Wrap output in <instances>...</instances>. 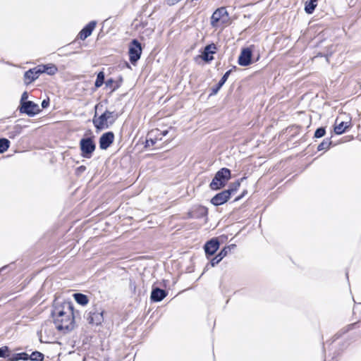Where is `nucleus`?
Masks as SVG:
<instances>
[{
    "mask_svg": "<svg viewBox=\"0 0 361 361\" xmlns=\"http://www.w3.org/2000/svg\"><path fill=\"white\" fill-rule=\"evenodd\" d=\"M56 329L62 334H66L75 326L73 305L69 302L56 304L51 312Z\"/></svg>",
    "mask_w": 361,
    "mask_h": 361,
    "instance_id": "f257e3e1",
    "label": "nucleus"
},
{
    "mask_svg": "<svg viewBox=\"0 0 361 361\" xmlns=\"http://www.w3.org/2000/svg\"><path fill=\"white\" fill-rule=\"evenodd\" d=\"M118 114L114 111H106L100 116L93 118V123L94 127L98 130L108 128L109 126L112 125L116 118Z\"/></svg>",
    "mask_w": 361,
    "mask_h": 361,
    "instance_id": "f03ea898",
    "label": "nucleus"
},
{
    "mask_svg": "<svg viewBox=\"0 0 361 361\" xmlns=\"http://www.w3.org/2000/svg\"><path fill=\"white\" fill-rule=\"evenodd\" d=\"M230 178L231 171L227 168H222L216 172L209 187L212 190H219L224 187Z\"/></svg>",
    "mask_w": 361,
    "mask_h": 361,
    "instance_id": "7ed1b4c3",
    "label": "nucleus"
},
{
    "mask_svg": "<svg viewBox=\"0 0 361 361\" xmlns=\"http://www.w3.org/2000/svg\"><path fill=\"white\" fill-rule=\"evenodd\" d=\"M229 22L228 13L224 7L217 8L211 17V25L214 28L224 27Z\"/></svg>",
    "mask_w": 361,
    "mask_h": 361,
    "instance_id": "20e7f679",
    "label": "nucleus"
},
{
    "mask_svg": "<svg viewBox=\"0 0 361 361\" xmlns=\"http://www.w3.org/2000/svg\"><path fill=\"white\" fill-rule=\"evenodd\" d=\"M80 148L81 156L90 159L96 149V145L92 137L82 138L80 141Z\"/></svg>",
    "mask_w": 361,
    "mask_h": 361,
    "instance_id": "39448f33",
    "label": "nucleus"
},
{
    "mask_svg": "<svg viewBox=\"0 0 361 361\" xmlns=\"http://www.w3.org/2000/svg\"><path fill=\"white\" fill-rule=\"evenodd\" d=\"M129 57L132 63H135L140 58L142 48L140 43L137 39H133L129 47Z\"/></svg>",
    "mask_w": 361,
    "mask_h": 361,
    "instance_id": "423d86ee",
    "label": "nucleus"
},
{
    "mask_svg": "<svg viewBox=\"0 0 361 361\" xmlns=\"http://www.w3.org/2000/svg\"><path fill=\"white\" fill-rule=\"evenodd\" d=\"M252 49L251 47L244 48L238 56V63L240 66H247L251 63Z\"/></svg>",
    "mask_w": 361,
    "mask_h": 361,
    "instance_id": "0eeeda50",
    "label": "nucleus"
},
{
    "mask_svg": "<svg viewBox=\"0 0 361 361\" xmlns=\"http://www.w3.org/2000/svg\"><path fill=\"white\" fill-rule=\"evenodd\" d=\"M87 319L90 324H95L97 326L101 324L104 321L103 311L97 310L96 309L90 311L87 317Z\"/></svg>",
    "mask_w": 361,
    "mask_h": 361,
    "instance_id": "6e6552de",
    "label": "nucleus"
},
{
    "mask_svg": "<svg viewBox=\"0 0 361 361\" xmlns=\"http://www.w3.org/2000/svg\"><path fill=\"white\" fill-rule=\"evenodd\" d=\"M20 111L21 113L26 114L28 116H34L39 109L37 104L31 101H27L26 102H22Z\"/></svg>",
    "mask_w": 361,
    "mask_h": 361,
    "instance_id": "1a4fd4ad",
    "label": "nucleus"
},
{
    "mask_svg": "<svg viewBox=\"0 0 361 361\" xmlns=\"http://www.w3.org/2000/svg\"><path fill=\"white\" fill-rule=\"evenodd\" d=\"M41 74L39 66L27 71L24 74V82L25 85H29L36 79H37Z\"/></svg>",
    "mask_w": 361,
    "mask_h": 361,
    "instance_id": "9d476101",
    "label": "nucleus"
},
{
    "mask_svg": "<svg viewBox=\"0 0 361 361\" xmlns=\"http://www.w3.org/2000/svg\"><path fill=\"white\" fill-rule=\"evenodd\" d=\"M114 134L112 132L104 133L99 138V147L106 149L114 142Z\"/></svg>",
    "mask_w": 361,
    "mask_h": 361,
    "instance_id": "9b49d317",
    "label": "nucleus"
},
{
    "mask_svg": "<svg viewBox=\"0 0 361 361\" xmlns=\"http://www.w3.org/2000/svg\"><path fill=\"white\" fill-rule=\"evenodd\" d=\"M216 45L213 43L207 45L202 53L201 58L206 62L212 61L214 59L212 54L216 53Z\"/></svg>",
    "mask_w": 361,
    "mask_h": 361,
    "instance_id": "f8f14e48",
    "label": "nucleus"
},
{
    "mask_svg": "<svg viewBox=\"0 0 361 361\" xmlns=\"http://www.w3.org/2000/svg\"><path fill=\"white\" fill-rule=\"evenodd\" d=\"M230 198V192L228 191L224 190L218 194L211 200V202L216 206L221 205L226 202Z\"/></svg>",
    "mask_w": 361,
    "mask_h": 361,
    "instance_id": "ddd939ff",
    "label": "nucleus"
},
{
    "mask_svg": "<svg viewBox=\"0 0 361 361\" xmlns=\"http://www.w3.org/2000/svg\"><path fill=\"white\" fill-rule=\"evenodd\" d=\"M219 247V243L216 239H212L204 245V251L208 255H213Z\"/></svg>",
    "mask_w": 361,
    "mask_h": 361,
    "instance_id": "4468645a",
    "label": "nucleus"
},
{
    "mask_svg": "<svg viewBox=\"0 0 361 361\" xmlns=\"http://www.w3.org/2000/svg\"><path fill=\"white\" fill-rule=\"evenodd\" d=\"M97 23L95 21L90 22L80 32L78 37L80 39L85 40L88 37L92 32L93 30L96 26Z\"/></svg>",
    "mask_w": 361,
    "mask_h": 361,
    "instance_id": "2eb2a0df",
    "label": "nucleus"
},
{
    "mask_svg": "<svg viewBox=\"0 0 361 361\" xmlns=\"http://www.w3.org/2000/svg\"><path fill=\"white\" fill-rule=\"evenodd\" d=\"M235 246V245H231L228 247H224L216 256H215L211 260V265L214 267L216 264H219L222 260V259L227 255L228 250H231V247L233 248Z\"/></svg>",
    "mask_w": 361,
    "mask_h": 361,
    "instance_id": "dca6fc26",
    "label": "nucleus"
},
{
    "mask_svg": "<svg viewBox=\"0 0 361 361\" xmlns=\"http://www.w3.org/2000/svg\"><path fill=\"white\" fill-rule=\"evenodd\" d=\"M166 296V291L159 288H154L151 293V300L154 302H159Z\"/></svg>",
    "mask_w": 361,
    "mask_h": 361,
    "instance_id": "f3484780",
    "label": "nucleus"
},
{
    "mask_svg": "<svg viewBox=\"0 0 361 361\" xmlns=\"http://www.w3.org/2000/svg\"><path fill=\"white\" fill-rule=\"evenodd\" d=\"M348 126V122L341 121L340 118H337L335 122L334 132L337 135H341L345 132Z\"/></svg>",
    "mask_w": 361,
    "mask_h": 361,
    "instance_id": "a211bd4d",
    "label": "nucleus"
},
{
    "mask_svg": "<svg viewBox=\"0 0 361 361\" xmlns=\"http://www.w3.org/2000/svg\"><path fill=\"white\" fill-rule=\"evenodd\" d=\"M39 68H40V73H46L49 75H53L56 73L58 68L57 67L52 64H47V65H39Z\"/></svg>",
    "mask_w": 361,
    "mask_h": 361,
    "instance_id": "6ab92c4d",
    "label": "nucleus"
},
{
    "mask_svg": "<svg viewBox=\"0 0 361 361\" xmlns=\"http://www.w3.org/2000/svg\"><path fill=\"white\" fill-rule=\"evenodd\" d=\"M317 5V0L307 1L305 4V11L308 14H312Z\"/></svg>",
    "mask_w": 361,
    "mask_h": 361,
    "instance_id": "aec40b11",
    "label": "nucleus"
},
{
    "mask_svg": "<svg viewBox=\"0 0 361 361\" xmlns=\"http://www.w3.org/2000/svg\"><path fill=\"white\" fill-rule=\"evenodd\" d=\"M231 70H229L225 73V74L223 75V77L219 82L217 87L215 89H213V94H216L219 89L224 85V84L227 80L229 75L231 74Z\"/></svg>",
    "mask_w": 361,
    "mask_h": 361,
    "instance_id": "412c9836",
    "label": "nucleus"
},
{
    "mask_svg": "<svg viewBox=\"0 0 361 361\" xmlns=\"http://www.w3.org/2000/svg\"><path fill=\"white\" fill-rule=\"evenodd\" d=\"M73 296L75 301L80 305H85L88 302L87 297L84 294L75 293Z\"/></svg>",
    "mask_w": 361,
    "mask_h": 361,
    "instance_id": "4be33fe9",
    "label": "nucleus"
},
{
    "mask_svg": "<svg viewBox=\"0 0 361 361\" xmlns=\"http://www.w3.org/2000/svg\"><path fill=\"white\" fill-rule=\"evenodd\" d=\"M10 142L6 138L0 139V153H4L9 147Z\"/></svg>",
    "mask_w": 361,
    "mask_h": 361,
    "instance_id": "5701e85b",
    "label": "nucleus"
},
{
    "mask_svg": "<svg viewBox=\"0 0 361 361\" xmlns=\"http://www.w3.org/2000/svg\"><path fill=\"white\" fill-rule=\"evenodd\" d=\"M29 359L32 361H42L44 359V355L40 352L35 351L29 356Z\"/></svg>",
    "mask_w": 361,
    "mask_h": 361,
    "instance_id": "b1692460",
    "label": "nucleus"
},
{
    "mask_svg": "<svg viewBox=\"0 0 361 361\" xmlns=\"http://www.w3.org/2000/svg\"><path fill=\"white\" fill-rule=\"evenodd\" d=\"M104 81V72L101 71L97 74V79H96V81L94 83L95 87H101L103 85Z\"/></svg>",
    "mask_w": 361,
    "mask_h": 361,
    "instance_id": "393cba45",
    "label": "nucleus"
},
{
    "mask_svg": "<svg viewBox=\"0 0 361 361\" xmlns=\"http://www.w3.org/2000/svg\"><path fill=\"white\" fill-rule=\"evenodd\" d=\"M331 144V142L330 141L329 139H325L323 140V142L322 143H320L318 145L317 149L319 151H322L323 149H326L329 147Z\"/></svg>",
    "mask_w": 361,
    "mask_h": 361,
    "instance_id": "a878e982",
    "label": "nucleus"
},
{
    "mask_svg": "<svg viewBox=\"0 0 361 361\" xmlns=\"http://www.w3.org/2000/svg\"><path fill=\"white\" fill-rule=\"evenodd\" d=\"M29 355L26 353H18L16 356L11 359V361H18L20 360H27Z\"/></svg>",
    "mask_w": 361,
    "mask_h": 361,
    "instance_id": "bb28decb",
    "label": "nucleus"
},
{
    "mask_svg": "<svg viewBox=\"0 0 361 361\" xmlns=\"http://www.w3.org/2000/svg\"><path fill=\"white\" fill-rule=\"evenodd\" d=\"M240 183L239 181L234 182L232 184H231L228 190H226V191H228L231 195L232 193L238 190V189L240 187Z\"/></svg>",
    "mask_w": 361,
    "mask_h": 361,
    "instance_id": "cd10ccee",
    "label": "nucleus"
},
{
    "mask_svg": "<svg viewBox=\"0 0 361 361\" xmlns=\"http://www.w3.org/2000/svg\"><path fill=\"white\" fill-rule=\"evenodd\" d=\"M326 130L324 128H319L314 133V137L317 138L322 137L325 135Z\"/></svg>",
    "mask_w": 361,
    "mask_h": 361,
    "instance_id": "c85d7f7f",
    "label": "nucleus"
},
{
    "mask_svg": "<svg viewBox=\"0 0 361 361\" xmlns=\"http://www.w3.org/2000/svg\"><path fill=\"white\" fill-rule=\"evenodd\" d=\"M8 351V348L7 346H4L0 348V357H4L6 356V353Z\"/></svg>",
    "mask_w": 361,
    "mask_h": 361,
    "instance_id": "c756f323",
    "label": "nucleus"
},
{
    "mask_svg": "<svg viewBox=\"0 0 361 361\" xmlns=\"http://www.w3.org/2000/svg\"><path fill=\"white\" fill-rule=\"evenodd\" d=\"M27 98H28L27 92H24L22 94V96H21L20 103L22 104V102H27L26 100H27Z\"/></svg>",
    "mask_w": 361,
    "mask_h": 361,
    "instance_id": "7c9ffc66",
    "label": "nucleus"
},
{
    "mask_svg": "<svg viewBox=\"0 0 361 361\" xmlns=\"http://www.w3.org/2000/svg\"><path fill=\"white\" fill-rule=\"evenodd\" d=\"M49 99H44L42 102V108H47L49 106Z\"/></svg>",
    "mask_w": 361,
    "mask_h": 361,
    "instance_id": "2f4dec72",
    "label": "nucleus"
},
{
    "mask_svg": "<svg viewBox=\"0 0 361 361\" xmlns=\"http://www.w3.org/2000/svg\"><path fill=\"white\" fill-rule=\"evenodd\" d=\"M77 170L78 172L82 173L86 170V167L84 166H80V167L78 168Z\"/></svg>",
    "mask_w": 361,
    "mask_h": 361,
    "instance_id": "473e14b6",
    "label": "nucleus"
},
{
    "mask_svg": "<svg viewBox=\"0 0 361 361\" xmlns=\"http://www.w3.org/2000/svg\"><path fill=\"white\" fill-rule=\"evenodd\" d=\"M130 288L135 291V283L130 282Z\"/></svg>",
    "mask_w": 361,
    "mask_h": 361,
    "instance_id": "72a5a7b5",
    "label": "nucleus"
},
{
    "mask_svg": "<svg viewBox=\"0 0 361 361\" xmlns=\"http://www.w3.org/2000/svg\"><path fill=\"white\" fill-rule=\"evenodd\" d=\"M113 82V80H107L106 82V85H109L110 84H111Z\"/></svg>",
    "mask_w": 361,
    "mask_h": 361,
    "instance_id": "f704fd0d",
    "label": "nucleus"
},
{
    "mask_svg": "<svg viewBox=\"0 0 361 361\" xmlns=\"http://www.w3.org/2000/svg\"><path fill=\"white\" fill-rule=\"evenodd\" d=\"M166 133H167V131H164L162 134H163V135H166Z\"/></svg>",
    "mask_w": 361,
    "mask_h": 361,
    "instance_id": "c9c22d12",
    "label": "nucleus"
},
{
    "mask_svg": "<svg viewBox=\"0 0 361 361\" xmlns=\"http://www.w3.org/2000/svg\"><path fill=\"white\" fill-rule=\"evenodd\" d=\"M240 197H238L237 198H235V201H236V200H240Z\"/></svg>",
    "mask_w": 361,
    "mask_h": 361,
    "instance_id": "e433bc0d",
    "label": "nucleus"
},
{
    "mask_svg": "<svg viewBox=\"0 0 361 361\" xmlns=\"http://www.w3.org/2000/svg\"><path fill=\"white\" fill-rule=\"evenodd\" d=\"M5 267H2L1 269H0V271H1L3 269H4Z\"/></svg>",
    "mask_w": 361,
    "mask_h": 361,
    "instance_id": "4c0bfd02",
    "label": "nucleus"
}]
</instances>
